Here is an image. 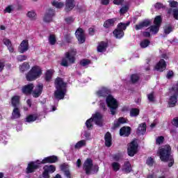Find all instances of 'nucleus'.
<instances>
[{
  "mask_svg": "<svg viewBox=\"0 0 178 178\" xmlns=\"http://www.w3.org/2000/svg\"><path fill=\"white\" fill-rule=\"evenodd\" d=\"M42 76V68L38 65H34L26 74L27 81H35Z\"/></svg>",
  "mask_w": 178,
  "mask_h": 178,
  "instance_id": "nucleus-1",
  "label": "nucleus"
},
{
  "mask_svg": "<svg viewBox=\"0 0 178 178\" xmlns=\"http://www.w3.org/2000/svg\"><path fill=\"white\" fill-rule=\"evenodd\" d=\"M157 154H159L162 162H168L169 159L172 156V147L169 145H165L159 148Z\"/></svg>",
  "mask_w": 178,
  "mask_h": 178,
  "instance_id": "nucleus-2",
  "label": "nucleus"
},
{
  "mask_svg": "<svg viewBox=\"0 0 178 178\" xmlns=\"http://www.w3.org/2000/svg\"><path fill=\"white\" fill-rule=\"evenodd\" d=\"M106 102L107 104V106L110 109V112L111 115H116V111H118V108H119V104H118V100L113 98V95H108L106 98Z\"/></svg>",
  "mask_w": 178,
  "mask_h": 178,
  "instance_id": "nucleus-3",
  "label": "nucleus"
},
{
  "mask_svg": "<svg viewBox=\"0 0 178 178\" xmlns=\"http://www.w3.org/2000/svg\"><path fill=\"white\" fill-rule=\"evenodd\" d=\"M68 60V62H67ZM76 62V57L74 54H72L70 52H66L65 53V58L62 59L61 61V66H64V67H67L69 66V63L71 65H73Z\"/></svg>",
  "mask_w": 178,
  "mask_h": 178,
  "instance_id": "nucleus-4",
  "label": "nucleus"
},
{
  "mask_svg": "<svg viewBox=\"0 0 178 178\" xmlns=\"http://www.w3.org/2000/svg\"><path fill=\"white\" fill-rule=\"evenodd\" d=\"M127 154L129 156L133 157L138 152V143L137 141L132 140L127 145Z\"/></svg>",
  "mask_w": 178,
  "mask_h": 178,
  "instance_id": "nucleus-5",
  "label": "nucleus"
},
{
  "mask_svg": "<svg viewBox=\"0 0 178 178\" xmlns=\"http://www.w3.org/2000/svg\"><path fill=\"white\" fill-rule=\"evenodd\" d=\"M40 162L41 161H40V160H37L36 161H30L26 169V173L28 175L30 173H34L35 170L40 169V165H42Z\"/></svg>",
  "mask_w": 178,
  "mask_h": 178,
  "instance_id": "nucleus-6",
  "label": "nucleus"
},
{
  "mask_svg": "<svg viewBox=\"0 0 178 178\" xmlns=\"http://www.w3.org/2000/svg\"><path fill=\"white\" fill-rule=\"evenodd\" d=\"M75 37L78 40L79 44H84L86 42V33L84 29L78 28L75 32Z\"/></svg>",
  "mask_w": 178,
  "mask_h": 178,
  "instance_id": "nucleus-7",
  "label": "nucleus"
},
{
  "mask_svg": "<svg viewBox=\"0 0 178 178\" xmlns=\"http://www.w3.org/2000/svg\"><path fill=\"white\" fill-rule=\"evenodd\" d=\"M92 166L94 163H92V159H87L83 163V169L86 172V175H91V170H92Z\"/></svg>",
  "mask_w": 178,
  "mask_h": 178,
  "instance_id": "nucleus-8",
  "label": "nucleus"
},
{
  "mask_svg": "<svg viewBox=\"0 0 178 178\" xmlns=\"http://www.w3.org/2000/svg\"><path fill=\"white\" fill-rule=\"evenodd\" d=\"M44 90V84L39 83L38 84L35 89L32 90V97L33 98H38L42 94V91Z\"/></svg>",
  "mask_w": 178,
  "mask_h": 178,
  "instance_id": "nucleus-9",
  "label": "nucleus"
},
{
  "mask_svg": "<svg viewBox=\"0 0 178 178\" xmlns=\"http://www.w3.org/2000/svg\"><path fill=\"white\" fill-rule=\"evenodd\" d=\"M33 90H34V83H29L22 86L21 90L24 95H31L33 94Z\"/></svg>",
  "mask_w": 178,
  "mask_h": 178,
  "instance_id": "nucleus-10",
  "label": "nucleus"
},
{
  "mask_svg": "<svg viewBox=\"0 0 178 178\" xmlns=\"http://www.w3.org/2000/svg\"><path fill=\"white\" fill-rule=\"evenodd\" d=\"M54 16H55V10L50 8L46 12L43 20L45 23H50V22L52 21V17H54Z\"/></svg>",
  "mask_w": 178,
  "mask_h": 178,
  "instance_id": "nucleus-11",
  "label": "nucleus"
},
{
  "mask_svg": "<svg viewBox=\"0 0 178 178\" xmlns=\"http://www.w3.org/2000/svg\"><path fill=\"white\" fill-rule=\"evenodd\" d=\"M29 48V40H24L18 47V52H19V54H24V52H27Z\"/></svg>",
  "mask_w": 178,
  "mask_h": 178,
  "instance_id": "nucleus-12",
  "label": "nucleus"
},
{
  "mask_svg": "<svg viewBox=\"0 0 178 178\" xmlns=\"http://www.w3.org/2000/svg\"><path fill=\"white\" fill-rule=\"evenodd\" d=\"M76 6V1L74 0H66L65 1V12L69 13V12H72L74 7Z\"/></svg>",
  "mask_w": 178,
  "mask_h": 178,
  "instance_id": "nucleus-13",
  "label": "nucleus"
},
{
  "mask_svg": "<svg viewBox=\"0 0 178 178\" xmlns=\"http://www.w3.org/2000/svg\"><path fill=\"white\" fill-rule=\"evenodd\" d=\"M58 161V156L53 155L45 157L42 161H40V163H42V165H45L46 163H56Z\"/></svg>",
  "mask_w": 178,
  "mask_h": 178,
  "instance_id": "nucleus-14",
  "label": "nucleus"
},
{
  "mask_svg": "<svg viewBox=\"0 0 178 178\" xmlns=\"http://www.w3.org/2000/svg\"><path fill=\"white\" fill-rule=\"evenodd\" d=\"M147 132V123L143 122L140 124L136 130L137 136H144Z\"/></svg>",
  "mask_w": 178,
  "mask_h": 178,
  "instance_id": "nucleus-15",
  "label": "nucleus"
},
{
  "mask_svg": "<svg viewBox=\"0 0 178 178\" xmlns=\"http://www.w3.org/2000/svg\"><path fill=\"white\" fill-rule=\"evenodd\" d=\"M56 89H65L66 88V83L63 82V79L60 77H57L55 81Z\"/></svg>",
  "mask_w": 178,
  "mask_h": 178,
  "instance_id": "nucleus-16",
  "label": "nucleus"
},
{
  "mask_svg": "<svg viewBox=\"0 0 178 178\" xmlns=\"http://www.w3.org/2000/svg\"><path fill=\"white\" fill-rule=\"evenodd\" d=\"M131 134V127H122L120 129V136L122 137H129Z\"/></svg>",
  "mask_w": 178,
  "mask_h": 178,
  "instance_id": "nucleus-17",
  "label": "nucleus"
},
{
  "mask_svg": "<svg viewBox=\"0 0 178 178\" xmlns=\"http://www.w3.org/2000/svg\"><path fill=\"white\" fill-rule=\"evenodd\" d=\"M150 24H151V20L145 19L140 22L138 24H136L135 26V30H136L137 31H138V30H143L144 27H149Z\"/></svg>",
  "mask_w": 178,
  "mask_h": 178,
  "instance_id": "nucleus-18",
  "label": "nucleus"
},
{
  "mask_svg": "<svg viewBox=\"0 0 178 178\" xmlns=\"http://www.w3.org/2000/svg\"><path fill=\"white\" fill-rule=\"evenodd\" d=\"M90 119H93V122H95V124H97V126H102V115H101L100 113H96L93 114Z\"/></svg>",
  "mask_w": 178,
  "mask_h": 178,
  "instance_id": "nucleus-19",
  "label": "nucleus"
},
{
  "mask_svg": "<svg viewBox=\"0 0 178 178\" xmlns=\"http://www.w3.org/2000/svg\"><path fill=\"white\" fill-rule=\"evenodd\" d=\"M65 94V89H56L54 92V98L58 100L63 99Z\"/></svg>",
  "mask_w": 178,
  "mask_h": 178,
  "instance_id": "nucleus-20",
  "label": "nucleus"
},
{
  "mask_svg": "<svg viewBox=\"0 0 178 178\" xmlns=\"http://www.w3.org/2000/svg\"><path fill=\"white\" fill-rule=\"evenodd\" d=\"M116 20H118V18L108 19L104 22L103 27L104 29H111V27H113L115 26V23H116Z\"/></svg>",
  "mask_w": 178,
  "mask_h": 178,
  "instance_id": "nucleus-21",
  "label": "nucleus"
},
{
  "mask_svg": "<svg viewBox=\"0 0 178 178\" xmlns=\"http://www.w3.org/2000/svg\"><path fill=\"white\" fill-rule=\"evenodd\" d=\"M156 70L158 72H163L166 70V61L163 59H161L155 66Z\"/></svg>",
  "mask_w": 178,
  "mask_h": 178,
  "instance_id": "nucleus-22",
  "label": "nucleus"
},
{
  "mask_svg": "<svg viewBox=\"0 0 178 178\" xmlns=\"http://www.w3.org/2000/svg\"><path fill=\"white\" fill-rule=\"evenodd\" d=\"M3 44L7 47L10 54H13V52H15V48L12 46V41H10V40L6 38H3Z\"/></svg>",
  "mask_w": 178,
  "mask_h": 178,
  "instance_id": "nucleus-23",
  "label": "nucleus"
},
{
  "mask_svg": "<svg viewBox=\"0 0 178 178\" xmlns=\"http://www.w3.org/2000/svg\"><path fill=\"white\" fill-rule=\"evenodd\" d=\"M97 94L99 97H106V98H108L109 95H111V90L108 88H102L100 90L97 91Z\"/></svg>",
  "mask_w": 178,
  "mask_h": 178,
  "instance_id": "nucleus-24",
  "label": "nucleus"
},
{
  "mask_svg": "<svg viewBox=\"0 0 178 178\" xmlns=\"http://www.w3.org/2000/svg\"><path fill=\"white\" fill-rule=\"evenodd\" d=\"M21 117L22 114L20 113V108H19V107H14L11 115V119L15 120V119H20Z\"/></svg>",
  "mask_w": 178,
  "mask_h": 178,
  "instance_id": "nucleus-25",
  "label": "nucleus"
},
{
  "mask_svg": "<svg viewBox=\"0 0 178 178\" xmlns=\"http://www.w3.org/2000/svg\"><path fill=\"white\" fill-rule=\"evenodd\" d=\"M108 42L102 41L99 42L97 46V52H106V49L108 48Z\"/></svg>",
  "mask_w": 178,
  "mask_h": 178,
  "instance_id": "nucleus-26",
  "label": "nucleus"
},
{
  "mask_svg": "<svg viewBox=\"0 0 178 178\" xmlns=\"http://www.w3.org/2000/svg\"><path fill=\"white\" fill-rule=\"evenodd\" d=\"M104 140L106 147H111L112 146V134L111 132H106L104 135Z\"/></svg>",
  "mask_w": 178,
  "mask_h": 178,
  "instance_id": "nucleus-27",
  "label": "nucleus"
},
{
  "mask_svg": "<svg viewBox=\"0 0 178 178\" xmlns=\"http://www.w3.org/2000/svg\"><path fill=\"white\" fill-rule=\"evenodd\" d=\"M11 105L13 108H18L20 105V96L15 95L11 98Z\"/></svg>",
  "mask_w": 178,
  "mask_h": 178,
  "instance_id": "nucleus-28",
  "label": "nucleus"
},
{
  "mask_svg": "<svg viewBox=\"0 0 178 178\" xmlns=\"http://www.w3.org/2000/svg\"><path fill=\"white\" fill-rule=\"evenodd\" d=\"M113 34L118 40H120V38L124 37V31L119 30L117 28L113 31Z\"/></svg>",
  "mask_w": 178,
  "mask_h": 178,
  "instance_id": "nucleus-29",
  "label": "nucleus"
},
{
  "mask_svg": "<svg viewBox=\"0 0 178 178\" xmlns=\"http://www.w3.org/2000/svg\"><path fill=\"white\" fill-rule=\"evenodd\" d=\"M131 23V22L128 21L127 22V23H123V22H120L118 25H117V29L118 30H122V31H124L128 26H130V24Z\"/></svg>",
  "mask_w": 178,
  "mask_h": 178,
  "instance_id": "nucleus-30",
  "label": "nucleus"
},
{
  "mask_svg": "<svg viewBox=\"0 0 178 178\" xmlns=\"http://www.w3.org/2000/svg\"><path fill=\"white\" fill-rule=\"evenodd\" d=\"M53 74H54L53 70H47L44 74L45 81H47V83H49V81H51V80L52 79Z\"/></svg>",
  "mask_w": 178,
  "mask_h": 178,
  "instance_id": "nucleus-31",
  "label": "nucleus"
},
{
  "mask_svg": "<svg viewBox=\"0 0 178 178\" xmlns=\"http://www.w3.org/2000/svg\"><path fill=\"white\" fill-rule=\"evenodd\" d=\"M176 104H177V95H174L170 97V101L168 102L169 107L173 108L176 106Z\"/></svg>",
  "mask_w": 178,
  "mask_h": 178,
  "instance_id": "nucleus-32",
  "label": "nucleus"
},
{
  "mask_svg": "<svg viewBox=\"0 0 178 178\" xmlns=\"http://www.w3.org/2000/svg\"><path fill=\"white\" fill-rule=\"evenodd\" d=\"M43 170H46L48 173H54L56 170V167L54 165H44Z\"/></svg>",
  "mask_w": 178,
  "mask_h": 178,
  "instance_id": "nucleus-33",
  "label": "nucleus"
},
{
  "mask_svg": "<svg viewBox=\"0 0 178 178\" xmlns=\"http://www.w3.org/2000/svg\"><path fill=\"white\" fill-rule=\"evenodd\" d=\"M124 172H125L127 174L130 173L131 172V164L130 163V161H125L124 163V168H123Z\"/></svg>",
  "mask_w": 178,
  "mask_h": 178,
  "instance_id": "nucleus-34",
  "label": "nucleus"
},
{
  "mask_svg": "<svg viewBox=\"0 0 178 178\" xmlns=\"http://www.w3.org/2000/svg\"><path fill=\"white\" fill-rule=\"evenodd\" d=\"M30 69V64L27 62L24 63L19 66V70L24 73V72H27Z\"/></svg>",
  "mask_w": 178,
  "mask_h": 178,
  "instance_id": "nucleus-35",
  "label": "nucleus"
},
{
  "mask_svg": "<svg viewBox=\"0 0 178 178\" xmlns=\"http://www.w3.org/2000/svg\"><path fill=\"white\" fill-rule=\"evenodd\" d=\"M140 115V109L133 108L130 111V116L131 118H136V116H138Z\"/></svg>",
  "mask_w": 178,
  "mask_h": 178,
  "instance_id": "nucleus-36",
  "label": "nucleus"
},
{
  "mask_svg": "<svg viewBox=\"0 0 178 178\" xmlns=\"http://www.w3.org/2000/svg\"><path fill=\"white\" fill-rule=\"evenodd\" d=\"M153 23L154 25L159 26V27H161V25L162 24V16L161 15L156 16Z\"/></svg>",
  "mask_w": 178,
  "mask_h": 178,
  "instance_id": "nucleus-37",
  "label": "nucleus"
},
{
  "mask_svg": "<svg viewBox=\"0 0 178 178\" xmlns=\"http://www.w3.org/2000/svg\"><path fill=\"white\" fill-rule=\"evenodd\" d=\"M87 143L86 142V140H79L74 146V148L76 149H80V148H82V147H86Z\"/></svg>",
  "mask_w": 178,
  "mask_h": 178,
  "instance_id": "nucleus-38",
  "label": "nucleus"
},
{
  "mask_svg": "<svg viewBox=\"0 0 178 178\" xmlns=\"http://www.w3.org/2000/svg\"><path fill=\"white\" fill-rule=\"evenodd\" d=\"M149 44H151V41H149V40L144 39L140 42V48H143V49L147 48V47L149 46Z\"/></svg>",
  "mask_w": 178,
  "mask_h": 178,
  "instance_id": "nucleus-39",
  "label": "nucleus"
},
{
  "mask_svg": "<svg viewBox=\"0 0 178 178\" xmlns=\"http://www.w3.org/2000/svg\"><path fill=\"white\" fill-rule=\"evenodd\" d=\"M140 80V76L138 74H132L131 75V81L132 84H136Z\"/></svg>",
  "mask_w": 178,
  "mask_h": 178,
  "instance_id": "nucleus-40",
  "label": "nucleus"
},
{
  "mask_svg": "<svg viewBox=\"0 0 178 178\" xmlns=\"http://www.w3.org/2000/svg\"><path fill=\"white\" fill-rule=\"evenodd\" d=\"M161 26H159L158 25H152L149 26V30L151 33H153V34H158V32L159 31V28Z\"/></svg>",
  "mask_w": 178,
  "mask_h": 178,
  "instance_id": "nucleus-41",
  "label": "nucleus"
},
{
  "mask_svg": "<svg viewBox=\"0 0 178 178\" xmlns=\"http://www.w3.org/2000/svg\"><path fill=\"white\" fill-rule=\"evenodd\" d=\"M37 120V115H29L26 117L25 122L30 123L31 122H35Z\"/></svg>",
  "mask_w": 178,
  "mask_h": 178,
  "instance_id": "nucleus-42",
  "label": "nucleus"
},
{
  "mask_svg": "<svg viewBox=\"0 0 178 178\" xmlns=\"http://www.w3.org/2000/svg\"><path fill=\"white\" fill-rule=\"evenodd\" d=\"M92 122H93L92 118H90V119L86 120V126L88 130H91L94 127V125H92Z\"/></svg>",
  "mask_w": 178,
  "mask_h": 178,
  "instance_id": "nucleus-43",
  "label": "nucleus"
},
{
  "mask_svg": "<svg viewBox=\"0 0 178 178\" xmlns=\"http://www.w3.org/2000/svg\"><path fill=\"white\" fill-rule=\"evenodd\" d=\"M111 166L114 172H118V170H120V163L118 162H113L111 163Z\"/></svg>",
  "mask_w": 178,
  "mask_h": 178,
  "instance_id": "nucleus-44",
  "label": "nucleus"
},
{
  "mask_svg": "<svg viewBox=\"0 0 178 178\" xmlns=\"http://www.w3.org/2000/svg\"><path fill=\"white\" fill-rule=\"evenodd\" d=\"M91 64V60L88 59H82L79 62V65L81 66H83V67H86V66H88V65Z\"/></svg>",
  "mask_w": 178,
  "mask_h": 178,
  "instance_id": "nucleus-45",
  "label": "nucleus"
},
{
  "mask_svg": "<svg viewBox=\"0 0 178 178\" xmlns=\"http://www.w3.org/2000/svg\"><path fill=\"white\" fill-rule=\"evenodd\" d=\"M51 5L57 9H62V8L65 6V4L63 3L55 1L51 3Z\"/></svg>",
  "mask_w": 178,
  "mask_h": 178,
  "instance_id": "nucleus-46",
  "label": "nucleus"
},
{
  "mask_svg": "<svg viewBox=\"0 0 178 178\" xmlns=\"http://www.w3.org/2000/svg\"><path fill=\"white\" fill-rule=\"evenodd\" d=\"M49 42L50 45H55L56 44V37L55 35H50L49 37Z\"/></svg>",
  "mask_w": 178,
  "mask_h": 178,
  "instance_id": "nucleus-47",
  "label": "nucleus"
},
{
  "mask_svg": "<svg viewBox=\"0 0 178 178\" xmlns=\"http://www.w3.org/2000/svg\"><path fill=\"white\" fill-rule=\"evenodd\" d=\"M26 15L29 19H31V20H35V16H37V14H35V12L34 11H29Z\"/></svg>",
  "mask_w": 178,
  "mask_h": 178,
  "instance_id": "nucleus-48",
  "label": "nucleus"
},
{
  "mask_svg": "<svg viewBox=\"0 0 178 178\" xmlns=\"http://www.w3.org/2000/svg\"><path fill=\"white\" fill-rule=\"evenodd\" d=\"M163 141H165V137H163V136H159L156 139V144L157 145H161V144L163 143Z\"/></svg>",
  "mask_w": 178,
  "mask_h": 178,
  "instance_id": "nucleus-49",
  "label": "nucleus"
},
{
  "mask_svg": "<svg viewBox=\"0 0 178 178\" xmlns=\"http://www.w3.org/2000/svg\"><path fill=\"white\" fill-rule=\"evenodd\" d=\"M147 99L149 101V102H155V96L154 92H152L147 95Z\"/></svg>",
  "mask_w": 178,
  "mask_h": 178,
  "instance_id": "nucleus-50",
  "label": "nucleus"
},
{
  "mask_svg": "<svg viewBox=\"0 0 178 178\" xmlns=\"http://www.w3.org/2000/svg\"><path fill=\"white\" fill-rule=\"evenodd\" d=\"M173 31V27L172 26H167L164 28V33L165 34H170Z\"/></svg>",
  "mask_w": 178,
  "mask_h": 178,
  "instance_id": "nucleus-51",
  "label": "nucleus"
},
{
  "mask_svg": "<svg viewBox=\"0 0 178 178\" xmlns=\"http://www.w3.org/2000/svg\"><path fill=\"white\" fill-rule=\"evenodd\" d=\"M17 62H23L24 60H27V56L26 55H19L17 56Z\"/></svg>",
  "mask_w": 178,
  "mask_h": 178,
  "instance_id": "nucleus-52",
  "label": "nucleus"
},
{
  "mask_svg": "<svg viewBox=\"0 0 178 178\" xmlns=\"http://www.w3.org/2000/svg\"><path fill=\"white\" fill-rule=\"evenodd\" d=\"M128 10H129V6H124L120 8V15H124L125 13H127Z\"/></svg>",
  "mask_w": 178,
  "mask_h": 178,
  "instance_id": "nucleus-53",
  "label": "nucleus"
},
{
  "mask_svg": "<svg viewBox=\"0 0 178 178\" xmlns=\"http://www.w3.org/2000/svg\"><path fill=\"white\" fill-rule=\"evenodd\" d=\"M60 170H62V172H66L69 170V165L66 163H63L60 165Z\"/></svg>",
  "mask_w": 178,
  "mask_h": 178,
  "instance_id": "nucleus-54",
  "label": "nucleus"
},
{
  "mask_svg": "<svg viewBox=\"0 0 178 178\" xmlns=\"http://www.w3.org/2000/svg\"><path fill=\"white\" fill-rule=\"evenodd\" d=\"M146 164H147L148 166H154V159H152V157H148L146 160Z\"/></svg>",
  "mask_w": 178,
  "mask_h": 178,
  "instance_id": "nucleus-55",
  "label": "nucleus"
},
{
  "mask_svg": "<svg viewBox=\"0 0 178 178\" xmlns=\"http://www.w3.org/2000/svg\"><path fill=\"white\" fill-rule=\"evenodd\" d=\"M65 21L67 24H72L74 22V18L73 17H67L65 19Z\"/></svg>",
  "mask_w": 178,
  "mask_h": 178,
  "instance_id": "nucleus-56",
  "label": "nucleus"
},
{
  "mask_svg": "<svg viewBox=\"0 0 178 178\" xmlns=\"http://www.w3.org/2000/svg\"><path fill=\"white\" fill-rule=\"evenodd\" d=\"M65 40L66 41V42H67L68 44H70V42H72V35L70 34H67L64 36Z\"/></svg>",
  "mask_w": 178,
  "mask_h": 178,
  "instance_id": "nucleus-57",
  "label": "nucleus"
},
{
  "mask_svg": "<svg viewBox=\"0 0 178 178\" xmlns=\"http://www.w3.org/2000/svg\"><path fill=\"white\" fill-rule=\"evenodd\" d=\"M172 16L175 20H178V9L177 8L173 9Z\"/></svg>",
  "mask_w": 178,
  "mask_h": 178,
  "instance_id": "nucleus-58",
  "label": "nucleus"
},
{
  "mask_svg": "<svg viewBox=\"0 0 178 178\" xmlns=\"http://www.w3.org/2000/svg\"><path fill=\"white\" fill-rule=\"evenodd\" d=\"M154 8H155V9H164L165 6H163V3H156L154 5Z\"/></svg>",
  "mask_w": 178,
  "mask_h": 178,
  "instance_id": "nucleus-59",
  "label": "nucleus"
},
{
  "mask_svg": "<svg viewBox=\"0 0 178 178\" xmlns=\"http://www.w3.org/2000/svg\"><path fill=\"white\" fill-rule=\"evenodd\" d=\"M13 10V5H10L7 6L5 9V12H7V13H12Z\"/></svg>",
  "mask_w": 178,
  "mask_h": 178,
  "instance_id": "nucleus-60",
  "label": "nucleus"
},
{
  "mask_svg": "<svg viewBox=\"0 0 178 178\" xmlns=\"http://www.w3.org/2000/svg\"><path fill=\"white\" fill-rule=\"evenodd\" d=\"M177 5H178V2L175 0L170 1V8H177Z\"/></svg>",
  "mask_w": 178,
  "mask_h": 178,
  "instance_id": "nucleus-61",
  "label": "nucleus"
},
{
  "mask_svg": "<svg viewBox=\"0 0 178 178\" xmlns=\"http://www.w3.org/2000/svg\"><path fill=\"white\" fill-rule=\"evenodd\" d=\"M118 127H120V122L118 120H115L114 123L113 124V129H118Z\"/></svg>",
  "mask_w": 178,
  "mask_h": 178,
  "instance_id": "nucleus-62",
  "label": "nucleus"
},
{
  "mask_svg": "<svg viewBox=\"0 0 178 178\" xmlns=\"http://www.w3.org/2000/svg\"><path fill=\"white\" fill-rule=\"evenodd\" d=\"M172 124L175 127H178V117L172 119Z\"/></svg>",
  "mask_w": 178,
  "mask_h": 178,
  "instance_id": "nucleus-63",
  "label": "nucleus"
},
{
  "mask_svg": "<svg viewBox=\"0 0 178 178\" xmlns=\"http://www.w3.org/2000/svg\"><path fill=\"white\" fill-rule=\"evenodd\" d=\"M42 177L43 178H50L51 176L49 175V172H47V170H44L42 172Z\"/></svg>",
  "mask_w": 178,
  "mask_h": 178,
  "instance_id": "nucleus-64",
  "label": "nucleus"
}]
</instances>
